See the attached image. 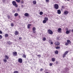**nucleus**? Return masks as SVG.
Here are the masks:
<instances>
[{"instance_id":"nucleus-1","label":"nucleus","mask_w":73,"mask_h":73,"mask_svg":"<svg viewBox=\"0 0 73 73\" xmlns=\"http://www.w3.org/2000/svg\"><path fill=\"white\" fill-rule=\"evenodd\" d=\"M12 4L15 7H18V5H17V4L16 3V2L15 1H13L12 2Z\"/></svg>"},{"instance_id":"nucleus-2","label":"nucleus","mask_w":73,"mask_h":73,"mask_svg":"<svg viewBox=\"0 0 73 73\" xmlns=\"http://www.w3.org/2000/svg\"><path fill=\"white\" fill-rule=\"evenodd\" d=\"M47 33H48V34H50V35H52V34H53V32L50 29H49L48 30Z\"/></svg>"},{"instance_id":"nucleus-3","label":"nucleus","mask_w":73,"mask_h":73,"mask_svg":"<svg viewBox=\"0 0 73 73\" xmlns=\"http://www.w3.org/2000/svg\"><path fill=\"white\" fill-rule=\"evenodd\" d=\"M18 61L19 62V63H21L23 62V59L21 58H19Z\"/></svg>"},{"instance_id":"nucleus-4","label":"nucleus","mask_w":73,"mask_h":73,"mask_svg":"<svg viewBox=\"0 0 73 73\" xmlns=\"http://www.w3.org/2000/svg\"><path fill=\"white\" fill-rule=\"evenodd\" d=\"M54 6V8L55 9H57L58 8V5H57V4H55Z\"/></svg>"},{"instance_id":"nucleus-5","label":"nucleus","mask_w":73,"mask_h":73,"mask_svg":"<svg viewBox=\"0 0 73 73\" xmlns=\"http://www.w3.org/2000/svg\"><path fill=\"white\" fill-rule=\"evenodd\" d=\"M36 29L35 27H34L33 28V33H36V31H36Z\"/></svg>"},{"instance_id":"nucleus-6","label":"nucleus","mask_w":73,"mask_h":73,"mask_svg":"<svg viewBox=\"0 0 73 73\" xmlns=\"http://www.w3.org/2000/svg\"><path fill=\"white\" fill-rule=\"evenodd\" d=\"M69 13V12L67 11H65L64 12V15H66L67 14H68Z\"/></svg>"},{"instance_id":"nucleus-7","label":"nucleus","mask_w":73,"mask_h":73,"mask_svg":"<svg viewBox=\"0 0 73 73\" xmlns=\"http://www.w3.org/2000/svg\"><path fill=\"white\" fill-rule=\"evenodd\" d=\"M58 32L59 33H61V28H59L58 29Z\"/></svg>"},{"instance_id":"nucleus-8","label":"nucleus","mask_w":73,"mask_h":73,"mask_svg":"<svg viewBox=\"0 0 73 73\" xmlns=\"http://www.w3.org/2000/svg\"><path fill=\"white\" fill-rule=\"evenodd\" d=\"M57 13L59 14L60 15L61 14V10H58L57 11Z\"/></svg>"},{"instance_id":"nucleus-9","label":"nucleus","mask_w":73,"mask_h":73,"mask_svg":"<svg viewBox=\"0 0 73 73\" xmlns=\"http://www.w3.org/2000/svg\"><path fill=\"white\" fill-rule=\"evenodd\" d=\"M25 16H26V17H28V16H29V15L28 13H25Z\"/></svg>"},{"instance_id":"nucleus-10","label":"nucleus","mask_w":73,"mask_h":73,"mask_svg":"<svg viewBox=\"0 0 73 73\" xmlns=\"http://www.w3.org/2000/svg\"><path fill=\"white\" fill-rule=\"evenodd\" d=\"M55 44L56 45H60V43L58 42H55Z\"/></svg>"},{"instance_id":"nucleus-11","label":"nucleus","mask_w":73,"mask_h":73,"mask_svg":"<svg viewBox=\"0 0 73 73\" xmlns=\"http://www.w3.org/2000/svg\"><path fill=\"white\" fill-rule=\"evenodd\" d=\"M5 59H6L7 60H8L9 59V56L7 55H5Z\"/></svg>"},{"instance_id":"nucleus-12","label":"nucleus","mask_w":73,"mask_h":73,"mask_svg":"<svg viewBox=\"0 0 73 73\" xmlns=\"http://www.w3.org/2000/svg\"><path fill=\"white\" fill-rule=\"evenodd\" d=\"M46 40V38L45 37H44L42 38V41H45Z\"/></svg>"},{"instance_id":"nucleus-13","label":"nucleus","mask_w":73,"mask_h":73,"mask_svg":"<svg viewBox=\"0 0 73 73\" xmlns=\"http://www.w3.org/2000/svg\"><path fill=\"white\" fill-rule=\"evenodd\" d=\"M13 55L14 56H16L17 55V52H14L13 53Z\"/></svg>"},{"instance_id":"nucleus-14","label":"nucleus","mask_w":73,"mask_h":73,"mask_svg":"<svg viewBox=\"0 0 73 73\" xmlns=\"http://www.w3.org/2000/svg\"><path fill=\"white\" fill-rule=\"evenodd\" d=\"M70 31L67 30L66 31V34H69V33H70Z\"/></svg>"},{"instance_id":"nucleus-15","label":"nucleus","mask_w":73,"mask_h":73,"mask_svg":"<svg viewBox=\"0 0 73 73\" xmlns=\"http://www.w3.org/2000/svg\"><path fill=\"white\" fill-rule=\"evenodd\" d=\"M15 35H19V32L17 31H16L15 32Z\"/></svg>"},{"instance_id":"nucleus-16","label":"nucleus","mask_w":73,"mask_h":73,"mask_svg":"<svg viewBox=\"0 0 73 73\" xmlns=\"http://www.w3.org/2000/svg\"><path fill=\"white\" fill-rule=\"evenodd\" d=\"M33 4H34V5H35V4H36V1H33Z\"/></svg>"},{"instance_id":"nucleus-17","label":"nucleus","mask_w":73,"mask_h":73,"mask_svg":"<svg viewBox=\"0 0 73 73\" xmlns=\"http://www.w3.org/2000/svg\"><path fill=\"white\" fill-rule=\"evenodd\" d=\"M67 42L68 44H70V43H71V42L70 41V40H67Z\"/></svg>"},{"instance_id":"nucleus-18","label":"nucleus","mask_w":73,"mask_h":73,"mask_svg":"<svg viewBox=\"0 0 73 73\" xmlns=\"http://www.w3.org/2000/svg\"><path fill=\"white\" fill-rule=\"evenodd\" d=\"M30 26H31V25L29 24L27 26V28L28 29H30Z\"/></svg>"},{"instance_id":"nucleus-19","label":"nucleus","mask_w":73,"mask_h":73,"mask_svg":"<svg viewBox=\"0 0 73 73\" xmlns=\"http://www.w3.org/2000/svg\"><path fill=\"white\" fill-rule=\"evenodd\" d=\"M18 15H19V14L17 13H16L14 14V16L15 17H17V16Z\"/></svg>"},{"instance_id":"nucleus-20","label":"nucleus","mask_w":73,"mask_h":73,"mask_svg":"<svg viewBox=\"0 0 73 73\" xmlns=\"http://www.w3.org/2000/svg\"><path fill=\"white\" fill-rule=\"evenodd\" d=\"M5 37H7L8 36V34H5Z\"/></svg>"},{"instance_id":"nucleus-21","label":"nucleus","mask_w":73,"mask_h":73,"mask_svg":"<svg viewBox=\"0 0 73 73\" xmlns=\"http://www.w3.org/2000/svg\"><path fill=\"white\" fill-rule=\"evenodd\" d=\"M44 20L46 21L48 20V18L47 17H46L44 18Z\"/></svg>"},{"instance_id":"nucleus-22","label":"nucleus","mask_w":73,"mask_h":73,"mask_svg":"<svg viewBox=\"0 0 73 73\" xmlns=\"http://www.w3.org/2000/svg\"><path fill=\"white\" fill-rule=\"evenodd\" d=\"M52 62H54V61H55V58H52Z\"/></svg>"},{"instance_id":"nucleus-23","label":"nucleus","mask_w":73,"mask_h":73,"mask_svg":"<svg viewBox=\"0 0 73 73\" xmlns=\"http://www.w3.org/2000/svg\"><path fill=\"white\" fill-rule=\"evenodd\" d=\"M3 61L5 63L7 62V59H3Z\"/></svg>"},{"instance_id":"nucleus-24","label":"nucleus","mask_w":73,"mask_h":73,"mask_svg":"<svg viewBox=\"0 0 73 73\" xmlns=\"http://www.w3.org/2000/svg\"><path fill=\"white\" fill-rule=\"evenodd\" d=\"M46 23V21L45 20V19L43 21V24H45V23Z\"/></svg>"},{"instance_id":"nucleus-25","label":"nucleus","mask_w":73,"mask_h":73,"mask_svg":"<svg viewBox=\"0 0 73 73\" xmlns=\"http://www.w3.org/2000/svg\"><path fill=\"white\" fill-rule=\"evenodd\" d=\"M55 54H58V51L56 50V51H55Z\"/></svg>"},{"instance_id":"nucleus-26","label":"nucleus","mask_w":73,"mask_h":73,"mask_svg":"<svg viewBox=\"0 0 73 73\" xmlns=\"http://www.w3.org/2000/svg\"><path fill=\"white\" fill-rule=\"evenodd\" d=\"M68 51H66L64 54H68Z\"/></svg>"},{"instance_id":"nucleus-27","label":"nucleus","mask_w":73,"mask_h":73,"mask_svg":"<svg viewBox=\"0 0 73 73\" xmlns=\"http://www.w3.org/2000/svg\"><path fill=\"white\" fill-rule=\"evenodd\" d=\"M40 15H42L43 14V12H40Z\"/></svg>"},{"instance_id":"nucleus-28","label":"nucleus","mask_w":73,"mask_h":73,"mask_svg":"<svg viewBox=\"0 0 73 73\" xmlns=\"http://www.w3.org/2000/svg\"><path fill=\"white\" fill-rule=\"evenodd\" d=\"M66 55L65 54H64L63 55V57H65Z\"/></svg>"},{"instance_id":"nucleus-29","label":"nucleus","mask_w":73,"mask_h":73,"mask_svg":"<svg viewBox=\"0 0 73 73\" xmlns=\"http://www.w3.org/2000/svg\"><path fill=\"white\" fill-rule=\"evenodd\" d=\"M56 49H60V46H57L56 47Z\"/></svg>"},{"instance_id":"nucleus-30","label":"nucleus","mask_w":73,"mask_h":73,"mask_svg":"<svg viewBox=\"0 0 73 73\" xmlns=\"http://www.w3.org/2000/svg\"><path fill=\"white\" fill-rule=\"evenodd\" d=\"M16 1H17V3H19L20 1V0H16Z\"/></svg>"},{"instance_id":"nucleus-31","label":"nucleus","mask_w":73,"mask_h":73,"mask_svg":"<svg viewBox=\"0 0 73 73\" xmlns=\"http://www.w3.org/2000/svg\"><path fill=\"white\" fill-rule=\"evenodd\" d=\"M8 43L9 44V45H11V43L9 41H8Z\"/></svg>"},{"instance_id":"nucleus-32","label":"nucleus","mask_w":73,"mask_h":73,"mask_svg":"<svg viewBox=\"0 0 73 73\" xmlns=\"http://www.w3.org/2000/svg\"><path fill=\"white\" fill-rule=\"evenodd\" d=\"M65 45H69V43L68 42H66L65 44Z\"/></svg>"},{"instance_id":"nucleus-33","label":"nucleus","mask_w":73,"mask_h":73,"mask_svg":"<svg viewBox=\"0 0 73 73\" xmlns=\"http://www.w3.org/2000/svg\"><path fill=\"white\" fill-rule=\"evenodd\" d=\"M23 57L24 58H26V56L25 55H23Z\"/></svg>"},{"instance_id":"nucleus-34","label":"nucleus","mask_w":73,"mask_h":73,"mask_svg":"<svg viewBox=\"0 0 73 73\" xmlns=\"http://www.w3.org/2000/svg\"><path fill=\"white\" fill-rule=\"evenodd\" d=\"M2 38V36H1V35H0V39H1Z\"/></svg>"},{"instance_id":"nucleus-35","label":"nucleus","mask_w":73,"mask_h":73,"mask_svg":"<svg viewBox=\"0 0 73 73\" xmlns=\"http://www.w3.org/2000/svg\"><path fill=\"white\" fill-rule=\"evenodd\" d=\"M13 73H18V71H15Z\"/></svg>"},{"instance_id":"nucleus-36","label":"nucleus","mask_w":73,"mask_h":73,"mask_svg":"<svg viewBox=\"0 0 73 73\" xmlns=\"http://www.w3.org/2000/svg\"><path fill=\"white\" fill-rule=\"evenodd\" d=\"M3 33V32H2V31H0V34H2Z\"/></svg>"},{"instance_id":"nucleus-37","label":"nucleus","mask_w":73,"mask_h":73,"mask_svg":"<svg viewBox=\"0 0 73 73\" xmlns=\"http://www.w3.org/2000/svg\"><path fill=\"white\" fill-rule=\"evenodd\" d=\"M11 27H13V24L11 23Z\"/></svg>"},{"instance_id":"nucleus-38","label":"nucleus","mask_w":73,"mask_h":73,"mask_svg":"<svg viewBox=\"0 0 73 73\" xmlns=\"http://www.w3.org/2000/svg\"><path fill=\"white\" fill-rule=\"evenodd\" d=\"M37 56L38 57H41V55H37Z\"/></svg>"},{"instance_id":"nucleus-39","label":"nucleus","mask_w":73,"mask_h":73,"mask_svg":"<svg viewBox=\"0 0 73 73\" xmlns=\"http://www.w3.org/2000/svg\"><path fill=\"white\" fill-rule=\"evenodd\" d=\"M49 0H46V2H49Z\"/></svg>"},{"instance_id":"nucleus-40","label":"nucleus","mask_w":73,"mask_h":73,"mask_svg":"<svg viewBox=\"0 0 73 73\" xmlns=\"http://www.w3.org/2000/svg\"><path fill=\"white\" fill-rule=\"evenodd\" d=\"M50 44H51L52 45L53 44V42H51Z\"/></svg>"},{"instance_id":"nucleus-41","label":"nucleus","mask_w":73,"mask_h":73,"mask_svg":"<svg viewBox=\"0 0 73 73\" xmlns=\"http://www.w3.org/2000/svg\"><path fill=\"white\" fill-rule=\"evenodd\" d=\"M52 64L51 63H50V66H52Z\"/></svg>"},{"instance_id":"nucleus-42","label":"nucleus","mask_w":73,"mask_h":73,"mask_svg":"<svg viewBox=\"0 0 73 73\" xmlns=\"http://www.w3.org/2000/svg\"><path fill=\"white\" fill-rule=\"evenodd\" d=\"M56 64H58V62L57 61H56Z\"/></svg>"},{"instance_id":"nucleus-43","label":"nucleus","mask_w":73,"mask_h":73,"mask_svg":"<svg viewBox=\"0 0 73 73\" xmlns=\"http://www.w3.org/2000/svg\"><path fill=\"white\" fill-rule=\"evenodd\" d=\"M42 70H43V69H42V68H41L40 70V71H42Z\"/></svg>"},{"instance_id":"nucleus-44","label":"nucleus","mask_w":73,"mask_h":73,"mask_svg":"<svg viewBox=\"0 0 73 73\" xmlns=\"http://www.w3.org/2000/svg\"><path fill=\"white\" fill-rule=\"evenodd\" d=\"M72 32H73V29L72 30Z\"/></svg>"},{"instance_id":"nucleus-45","label":"nucleus","mask_w":73,"mask_h":73,"mask_svg":"<svg viewBox=\"0 0 73 73\" xmlns=\"http://www.w3.org/2000/svg\"><path fill=\"white\" fill-rule=\"evenodd\" d=\"M67 0L68 1H69V0Z\"/></svg>"},{"instance_id":"nucleus-46","label":"nucleus","mask_w":73,"mask_h":73,"mask_svg":"<svg viewBox=\"0 0 73 73\" xmlns=\"http://www.w3.org/2000/svg\"><path fill=\"white\" fill-rule=\"evenodd\" d=\"M23 5H22V7H23Z\"/></svg>"}]
</instances>
